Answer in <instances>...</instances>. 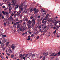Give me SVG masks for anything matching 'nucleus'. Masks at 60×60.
Segmentation results:
<instances>
[{
  "mask_svg": "<svg viewBox=\"0 0 60 60\" xmlns=\"http://www.w3.org/2000/svg\"><path fill=\"white\" fill-rule=\"evenodd\" d=\"M30 25H29V24H27V26H28V28H32V29H34V24H32V25L30 26Z\"/></svg>",
  "mask_w": 60,
  "mask_h": 60,
  "instance_id": "obj_1",
  "label": "nucleus"
},
{
  "mask_svg": "<svg viewBox=\"0 0 60 60\" xmlns=\"http://www.w3.org/2000/svg\"><path fill=\"white\" fill-rule=\"evenodd\" d=\"M33 11H34V14H35L36 13H38L39 11L38 10V9H36V8H34L33 9Z\"/></svg>",
  "mask_w": 60,
  "mask_h": 60,
  "instance_id": "obj_2",
  "label": "nucleus"
},
{
  "mask_svg": "<svg viewBox=\"0 0 60 60\" xmlns=\"http://www.w3.org/2000/svg\"><path fill=\"white\" fill-rule=\"evenodd\" d=\"M60 27V25L59 26H56V27L55 26L53 27V29H56L57 31L58 30V29Z\"/></svg>",
  "mask_w": 60,
  "mask_h": 60,
  "instance_id": "obj_3",
  "label": "nucleus"
},
{
  "mask_svg": "<svg viewBox=\"0 0 60 60\" xmlns=\"http://www.w3.org/2000/svg\"><path fill=\"white\" fill-rule=\"evenodd\" d=\"M17 13L18 14H15L17 16H20V13H21V11H19L17 12Z\"/></svg>",
  "mask_w": 60,
  "mask_h": 60,
  "instance_id": "obj_4",
  "label": "nucleus"
},
{
  "mask_svg": "<svg viewBox=\"0 0 60 60\" xmlns=\"http://www.w3.org/2000/svg\"><path fill=\"white\" fill-rule=\"evenodd\" d=\"M35 20L34 19V18H33L32 19V22H33V23L32 24H34V26L35 24Z\"/></svg>",
  "mask_w": 60,
  "mask_h": 60,
  "instance_id": "obj_5",
  "label": "nucleus"
},
{
  "mask_svg": "<svg viewBox=\"0 0 60 60\" xmlns=\"http://www.w3.org/2000/svg\"><path fill=\"white\" fill-rule=\"evenodd\" d=\"M37 56V54H32V55L31 56L32 57H35V56Z\"/></svg>",
  "mask_w": 60,
  "mask_h": 60,
  "instance_id": "obj_6",
  "label": "nucleus"
},
{
  "mask_svg": "<svg viewBox=\"0 0 60 60\" xmlns=\"http://www.w3.org/2000/svg\"><path fill=\"white\" fill-rule=\"evenodd\" d=\"M41 26H42V27H44V29H46V28H47V26H46V25H44L43 24H42V25H41Z\"/></svg>",
  "mask_w": 60,
  "mask_h": 60,
  "instance_id": "obj_7",
  "label": "nucleus"
},
{
  "mask_svg": "<svg viewBox=\"0 0 60 60\" xmlns=\"http://www.w3.org/2000/svg\"><path fill=\"white\" fill-rule=\"evenodd\" d=\"M25 30V28H21L20 29V31L21 32H24V31Z\"/></svg>",
  "mask_w": 60,
  "mask_h": 60,
  "instance_id": "obj_8",
  "label": "nucleus"
},
{
  "mask_svg": "<svg viewBox=\"0 0 60 60\" xmlns=\"http://www.w3.org/2000/svg\"><path fill=\"white\" fill-rule=\"evenodd\" d=\"M7 41V40L6 39H4L2 41V42L4 43H5Z\"/></svg>",
  "mask_w": 60,
  "mask_h": 60,
  "instance_id": "obj_9",
  "label": "nucleus"
},
{
  "mask_svg": "<svg viewBox=\"0 0 60 60\" xmlns=\"http://www.w3.org/2000/svg\"><path fill=\"white\" fill-rule=\"evenodd\" d=\"M54 55H55V53H49V56H54Z\"/></svg>",
  "mask_w": 60,
  "mask_h": 60,
  "instance_id": "obj_10",
  "label": "nucleus"
},
{
  "mask_svg": "<svg viewBox=\"0 0 60 60\" xmlns=\"http://www.w3.org/2000/svg\"><path fill=\"white\" fill-rule=\"evenodd\" d=\"M48 17H49V14H47L46 17L45 18L44 20H45L47 19H48Z\"/></svg>",
  "mask_w": 60,
  "mask_h": 60,
  "instance_id": "obj_11",
  "label": "nucleus"
},
{
  "mask_svg": "<svg viewBox=\"0 0 60 60\" xmlns=\"http://www.w3.org/2000/svg\"><path fill=\"white\" fill-rule=\"evenodd\" d=\"M12 3H13L14 5H15L16 4V2H15V1L14 0H13L12 1Z\"/></svg>",
  "mask_w": 60,
  "mask_h": 60,
  "instance_id": "obj_12",
  "label": "nucleus"
},
{
  "mask_svg": "<svg viewBox=\"0 0 60 60\" xmlns=\"http://www.w3.org/2000/svg\"><path fill=\"white\" fill-rule=\"evenodd\" d=\"M13 46H14V45L13 44L11 46V48H12V50H14L15 48V47Z\"/></svg>",
  "mask_w": 60,
  "mask_h": 60,
  "instance_id": "obj_13",
  "label": "nucleus"
},
{
  "mask_svg": "<svg viewBox=\"0 0 60 60\" xmlns=\"http://www.w3.org/2000/svg\"><path fill=\"white\" fill-rule=\"evenodd\" d=\"M27 23H28V24H29V25H30L31 24H32V22H31V21L30 20H29Z\"/></svg>",
  "mask_w": 60,
  "mask_h": 60,
  "instance_id": "obj_14",
  "label": "nucleus"
},
{
  "mask_svg": "<svg viewBox=\"0 0 60 60\" xmlns=\"http://www.w3.org/2000/svg\"><path fill=\"white\" fill-rule=\"evenodd\" d=\"M12 17L11 16H10L9 17L8 19L9 20H12Z\"/></svg>",
  "mask_w": 60,
  "mask_h": 60,
  "instance_id": "obj_15",
  "label": "nucleus"
},
{
  "mask_svg": "<svg viewBox=\"0 0 60 60\" xmlns=\"http://www.w3.org/2000/svg\"><path fill=\"white\" fill-rule=\"evenodd\" d=\"M19 9L21 11H22L23 10V8L22 7H21L20 6H19Z\"/></svg>",
  "mask_w": 60,
  "mask_h": 60,
  "instance_id": "obj_16",
  "label": "nucleus"
},
{
  "mask_svg": "<svg viewBox=\"0 0 60 60\" xmlns=\"http://www.w3.org/2000/svg\"><path fill=\"white\" fill-rule=\"evenodd\" d=\"M46 22H47L46 21H44L43 20L42 21V23L44 24H45V25H46Z\"/></svg>",
  "mask_w": 60,
  "mask_h": 60,
  "instance_id": "obj_17",
  "label": "nucleus"
},
{
  "mask_svg": "<svg viewBox=\"0 0 60 60\" xmlns=\"http://www.w3.org/2000/svg\"><path fill=\"white\" fill-rule=\"evenodd\" d=\"M54 22L53 20L52 19L50 21V24H52V22Z\"/></svg>",
  "mask_w": 60,
  "mask_h": 60,
  "instance_id": "obj_18",
  "label": "nucleus"
},
{
  "mask_svg": "<svg viewBox=\"0 0 60 60\" xmlns=\"http://www.w3.org/2000/svg\"><path fill=\"white\" fill-rule=\"evenodd\" d=\"M34 30L35 32H36L37 31V28L36 27H35V28L34 29Z\"/></svg>",
  "mask_w": 60,
  "mask_h": 60,
  "instance_id": "obj_19",
  "label": "nucleus"
},
{
  "mask_svg": "<svg viewBox=\"0 0 60 60\" xmlns=\"http://www.w3.org/2000/svg\"><path fill=\"white\" fill-rule=\"evenodd\" d=\"M48 54H49V53H48V52H46L43 55H44L45 56H47Z\"/></svg>",
  "mask_w": 60,
  "mask_h": 60,
  "instance_id": "obj_20",
  "label": "nucleus"
},
{
  "mask_svg": "<svg viewBox=\"0 0 60 60\" xmlns=\"http://www.w3.org/2000/svg\"><path fill=\"white\" fill-rule=\"evenodd\" d=\"M32 53H29L28 54V56H30L32 55Z\"/></svg>",
  "mask_w": 60,
  "mask_h": 60,
  "instance_id": "obj_21",
  "label": "nucleus"
},
{
  "mask_svg": "<svg viewBox=\"0 0 60 60\" xmlns=\"http://www.w3.org/2000/svg\"><path fill=\"white\" fill-rule=\"evenodd\" d=\"M8 51H9V52L10 53H12V51L11 50V49H9L8 50Z\"/></svg>",
  "mask_w": 60,
  "mask_h": 60,
  "instance_id": "obj_22",
  "label": "nucleus"
},
{
  "mask_svg": "<svg viewBox=\"0 0 60 60\" xmlns=\"http://www.w3.org/2000/svg\"><path fill=\"white\" fill-rule=\"evenodd\" d=\"M2 13H3V14H4V15H5L6 14V12H4V11H2Z\"/></svg>",
  "mask_w": 60,
  "mask_h": 60,
  "instance_id": "obj_23",
  "label": "nucleus"
},
{
  "mask_svg": "<svg viewBox=\"0 0 60 60\" xmlns=\"http://www.w3.org/2000/svg\"><path fill=\"white\" fill-rule=\"evenodd\" d=\"M58 23V21H57L54 23V24L56 25Z\"/></svg>",
  "mask_w": 60,
  "mask_h": 60,
  "instance_id": "obj_24",
  "label": "nucleus"
},
{
  "mask_svg": "<svg viewBox=\"0 0 60 60\" xmlns=\"http://www.w3.org/2000/svg\"><path fill=\"white\" fill-rule=\"evenodd\" d=\"M50 27L52 28L54 27V25L52 24H51L50 25Z\"/></svg>",
  "mask_w": 60,
  "mask_h": 60,
  "instance_id": "obj_25",
  "label": "nucleus"
},
{
  "mask_svg": "<svg viewBox=\"0 0 60 60\" xmlns=\"http://www.w3.org/2000/svg\"><path fill=\"white\" fill-rule=\"evenodd\" d=\"M33 7H30V8H29V10H30V9H31V10H33Z\"/></svg>",
  "mask_w": 60,
  "mask_h": 60,
  "instance_id": "obj_26",
  "label": "nucleus"
},
{
  "mask_svg": "<svg viewBox=\"0 0 60 60\" xmlns=\"http://www.w3.org/2000/svg\"><path fill=\"white\" fill-rule=\"evenodd\" d=\"M19 5L18 4H17L16 5V7L17 9H18V8H19Z\"/></svg>",
  "mask_w": 60,
  "mask_h": 60,
  "instance_id": "obj_27",
  "label": "nucleus"
},
{
  "mask_svg": "<svg viewBox=\"0 0 60 60\" xmlns=\"http://www.w3.org/2000/svg\"><path fill=\"white\" fill-rule=\"evenodd\" d=\"M6 14L8 15H9V12H6Z\"/></svg>",
  "mask_w": 60,
  "mask_h": 60,
  "instance_id": "obj_28",
  "label": "nucleus"
},
{
  "mask_svg": "<svg viewBox=\"0 0 60 60\" xmlns=\"http://www.w3.org/2000/svg\"><path fill=\"white\" fill-rule=\"evenodd\" d=\"M1 44V46H4V43H2Z\"/></svg>",
  "mask_w": 60,
  "mask_h": 60,
  "instance_id": "obj_29",
  "label": "nucleus"
},
{
  "mask_svg": "<svg viewBox=\"0 0 60 60\" xmlns=\"http://www.w3.org/2000/svg\"><path fill=\"white\" fill-rule=\"evenodd\" d=\"M58 55L57 54V53H56L54 56H57Z\"/></svg>",
  "mask_w": 60,
  "mask_h": 60,
  "instance_id": "obj_30",
  "label": "nucleus"
},
{
  "mask_svg": "<svg viewBox=\"0 0 60 60\" xmlns=\"http://www.w3.org/2000/svg\"><path fill=\"white\" fill-rule=\"evenodd\" d=\"M19 22H16V24L17 25H19Z\"/></svg>",
  "mask_w": 60,
  "mask_h": 60,
  "instance_id": "obj_31",
  "label": "nucleus"
},
{
  "mask_svg": "<svg viewBox=\"0 0 60 60\" xmlns=\"http://www.w3.org/2000/svg\"><path fill=\"white\" fill-rule=\"evenodd\" d=\"M11 57L12 58H13V57H14V55H11Z\"/></svg>",
  "mask_w": 60,
  "mask_h": 60,
  "instance_id": "obj_32",
  "label": "nucleus"
},
{
  "mask_svg": "<svg viewBox=\"0 0 60 60\" xmlns=\"http://www.w3.org/2000/svg\"><path fill=\"white\" fill-rule=\"evenodd\" d=\"M26 24V22H23V25H25Z\"/></svg>",
  "mask_w": 60,
  "mask_h": 60,
  "instance_id": "obj_33",
  "label": "nucleus"
},
{
  "mask_svg": "<svg viewBox=\"0 0 60 60\" xmlns=\"http://www.w3.org/2000/svg\"><path fill=\"white\" fill-rule=\"evenodd\" d=\"M58 55L57 56H59V55H60V51L58 53H57Z\"/></svg>",
  "mask_w": 60,
  "mask_h": 60,
  "instance_id": "obj_34",
  "label": "nucleus"
},
{
  "mask_svg": "<svg viewBox=\"0 0 60 60\" xmlns=\"http://www.w3.org/2000/svg\"><path fill=\"white\" fill-rule=\"evenodd\" d=\"M23 16V14H22L21 15H19V16L20 17H22Z\"/></svg>",
  "mask_w": 60,
  "mask_h": 60,
  "instance_id": "obj_35",
  "label": "nucleus"
},
{
  "mask_svg": "<svg viewBox=\"0 0 60 60\" xmlns=\"http://www.w3.org/2000/svg\"><path fill=\"white\" fill-rule=\"evenodd\" d=\"M30 12H32V11H33V9H30Z\"/></svg>",
  "mask_w": 60,
  "mask_h": 60,
  "instance_id": "obj_36",
  "label": "nucleus"
},
{
  "mask_svg": "<svg viewBox=\"0 0 60 60\" xmlns=\"http://www.w3.org/2000/svg\"><path fill=\"white\" fill-rule=\"evenodd\" d=\"M6 54L8 56H11V54H9L8 53H7Z\"/></svg>",
  "mask_w": 60,
  "mask_h": 60,
  "instance_id": "obj_37",
  "label": "nucleus"
},
{
  "mask_svg": "<svg viewBox=\"0 0 60 60\" xmlns=\"http://www.w3.org/2000/svg\"><path fill=\"white\" fill-rule=\"evenodd\" d=\"M25 20L26 21H28V19L27 18H26Z\"/></svg>",
  "mask_w": 60,
  "mask_h": 60,
  "instance_id": "obj_38",
  "label": "nucleus"
},
{
  "mask_svg": "<svg viewBox=\"0 0 60 60\" xmlns=\"http://www.w3.org/2000/svg\"><path fill=\"white\" fill-rule=\"evenodd\" d=\"M9 44V42H7L6 44V46H7Z\"/></svg>",
  "mask_w": 60,
  "mask_h": 60,
  "instance_id": "obj_39",
  "label": "nucleus"
},
{
  "mask_svg": "<svg viewBox=\"0 0 60 60\" xmlns=\"http://www.w3.org/2000/svg\"><path fill=\"white\" fill-rule=\"evenodd\" d=\"M2 36L3 37H6V36L5 35H2Z\"/></svg>",
  "mask_w": 60,
  "mask_h": 60,
  "instance_id": "obj_40",
  "label": "nucleus"
},
{
  "mask_svg": "<svg viewBox=\"0 0 60 60\" xmlns=\"http://www.w3.org/2000/svg\"><path fill=\"white\" fill-rule=\"evenodd\" d=\"M21 56H22V54H21L19 56V58H20V57H21Z\"/></svg>",
  "mask_w": 60,
  "mask_h": 60,
  "instance_id": "obj_41",
  "label": "nucleus"
},
{
  "mask_svg": "<svg viewBox=\"0 0 60 60\" xmlns=\"http://www.w3.org/2000/svg\"><path fill=\"white\" fill-rule=\"evenodd\" d=\"M1 17L2 18V19H4V16L3 15V16H1Z\"/></svg>",
  "mask_w": 60,
  "mask_h": 60,
  "instance_id": "obj_42",
  "label": "nucleus"
},
{
  "mask_svg": "<svg viewBox=\"0 0 60 60\" xmlns=\"http://www.w3.org/2000/svg\"><path fill=\"white\" fill-rule=\"evenodd\" d=\"M11 10V7H10L9 8V10Z\"/></svg>",
  "mask_w": 60,
  "mask_h": 60,
  "instance_id": "obj_43",
  "label": "nucleus"
},
{
  "mask_svg": "<svg viewBox=\"0 0 60 60\" xmlns=\"http://www.w3.org/2000/svg\"><path fill=\"white\" fill-rule=\"evenodd\" d=\"M13 26L14 28H16V25H13Z\"/></svg>",
  "mask_w": 60,
  "mask_h": 60,
  "instance_id": "obj_44",
  "label": "nucleus"
},
{
  "mask_svg": "<svg viewBox=\"0 0 60 60\" xmlns=\"http://www.w3.org/2000/svg\"><path fill=\"white\" fill-rule=\"evenodd\" d=\"M2 8H5V7L4 6H2Z\"/></svg>",
  "mask_w": 60,
  "mask_h": 60,
  "instance_id": "obj_45",
  "label": "nucleus"
},
{
  "mask_svg": "<svg viewBox=\"0 0 60 60\" xmlns=\"http://www.w3.org/2000/svg\"><path fill=\"white\" fill-rule=\"evenodd\" d=\"M25 56V54H23L22 56V57H23Z\"/></svg>",
  "mask_w": 60,
  "mask_h": 60,
  "instance_id": "obj_46",
  "label": "nucleus"
},
{
  "mask_svg": "<svg viewBox=\"0 0 60 60\" xmlns=\"http://www.w3.org/2000/svg\"><path fill=\"white\" fill-rule=\"evenodd\" d=\"M34 35L33 34H32L31 36V37H34Z\"/></svg>",
  "mask_w": 60,
  "mask_h": 60,
  "instance_id": "obj_47",
  "label": "nucleus"
},
{
  "mask_svg": "<svg viewBox=\"0 0 60 60\" xmlns=\"http://www.w3.org/2000/svg\"><path fill=\"white\" fill-rule=\"evenodd\" d=\"M56 33V30H55V31H54L53 32V34H55Z\"/></svg>",
  "mask_w": 60,
  "mask_h": 60,
  "instance_id": "obj_48",
  "label": "nucleus"
},
{
  "mask_svg": "<svg viewBox=\"0 0 60 60\" xmlns=\"http://www.w3.org/2000/svg\"><path fill=\"white\" fill-rule=\"evenodd\" d=\"M38 33H39V32L38 31H37L36 32V34L37 35V34H38Z\"/></svg>",
  "mask_w": 60,
  "mask_h": 60,
  "instance_id": "obj_49",
  "label": "nucleus"
},
{
  "mask_svg": "<svg viewBox=\"0 0 60 60\" xmlns=\"http://www.w3.org/2000/svg\"><path fill=\"white\" fill-rule=\"evenodd\" d=\"M31 40L30 38H28L27 39V40Z\"/></svg>",
  "mask_w": 60,
  "mask_h": 60,
  "instance_id": "obj_50",
  "label": "nucleus"
},
{
  "mask_svg": "<svg viewBox=\"0 0 60 60\" xmlns=\"http://www.w3.org/2000/svg\"><path fill=\"white\" fill-rule=\"evenodd\" d=\"M3 1L4 2H6V0H3Z\"/></svg>",
  "mask_w": 60,
  "mask_h": 60,
  "instance_id": "obj_51",
  "label": "nucleus"
},
{
  "mask_svg": "<svg viewBox=\"0 0 60 60\" xmlns=\"http://www.w3.org/2000/svg\"><path fill=\"white\" fill-rule=\"evenodd\" d=\"M36 26H37L38 27V24H36Z\"/></svg>",
  "mask_w": 60,
  "mask_h": 60,
  "instance_id": "obj_52",
  "label": "nucleus"
},
{
  "mask_svg": "<svg viewBox=\"0 0 60 60\" xmlns=\"http://www.w3.org/2000/svg\"><path fill=\"white\" fill-rule=\"evenodd\" d=\"M0 16H1V17H2V16H3V15L2 14H0Z\"/></svg>",
  "mask_w": 60,
  "mask_h": 60,
  "instance_id": "obj_53",
  "label": "nucleus"
},
{
  "mask_svg": "<svg viewBox=\"0 0 60 60\" xmlns=\"http://www.w3.org/2000/svg\"><path fill=\"white\" fill-rule=\"evenodd\" d=\"M43 60H45V57H44L43 58Z\"/></svg>",
  "mask_w": 60,
  "mask_h": 60,
  "instance_id": "obj_54",
  "label": "nucleus"
},
{
  "mask_svg": "<svg viewBox=\"0 0 60 60\" xmlns=\"http://www.w3.org/2000/svg\"><path fill=\"white\" fill-rule=\"evenodd\" d=\"M14 25H16V23H15V22L14 23H13Z\"/></svg>",
  "mask_w": 60,
  "mask_h": 60,
  "instance_id": "obj_55",
  "label": "nucleus"
},
{
  "mask_svg": "<svg viewBox=\"0 0 60 60\" xmlns=\"http://www.w3.org/2000/svg\"><path fill=\"white\" fill-rule=\"evenodd\" d=\"M33 34H36V32H34Z\"/></svg>",
  "mask_w": 60,
  "mask_h": 60,
  "instance_id": "obj_56",
  "label": "nucleus"
},
{
  "mask_svg": "<svg viewBox=\"0 0 60 60\" xmlns=\"http://www.w3.org/2000/svg\"><path fill=\"white\" fill-rule=\"evenodd\" d=\"M23 59L24 60H25V59H26V57H23Z\"/></svg>",
  "mask_w": 60,
  "mask_h": 60,
  "instance_id": "obj_57",
  "label": "nucleus"
},
{
  "mask_svg": "<svg viewBox=\"0 0 60 60\" xmlns=\"http://www.w3.org/2000/svg\"><path fill=\"white\" fill-rule=\"evenodd\" d=\"M33 16H31L30 17V19H33Z\"/></svg>",
  "mask_w": 60,
  "mask_h": 60,
  "instance_id": "obj_58",
  "label": "nucleus"
},
{
  "mask_svg": "<svg viewBox=\"0 0 60 60\" xmlns=\"http://www.w3.org/2000/svg\"><path fill=\"white\" fill-rule=\"evenodd\" d=\"M42 57V56H41L40 57V59H41V58Z\"/></svg>",
  "mask_w": 60,
  "mask_h": 60,
  "instance_id": "obj_59",
  "label": "nucleus"
},
{
  "mask_svg": "<svg viewBox=\"0 0 60 60\" xmlns=\"http://www.w3.org/2000/svg\"><path fill=\"white\" fill-rule=\"evenodd\" d=\"M41 29H40L39 31V32H41Z\"/></svg>",
  "mask_w": 60,
  "mask_h": 60,
  "instance_id": "obj_60",
  "label": "nucleus"
},
{
  "mask_svg": "<svg viewBox=\"0 0 60 60\" xmlns=\"http://www.w3.org/2000/svg\"><path fill=\"white\" fill-rule=\"evenodd\" d=\"M2 4H0V6H2Z\"/></svg>",
  "mask_w": 60,
  "mask_h": 60,
  "instance_id": "obj_61",
  "label": "nucleus"
},
{
  "mask_svg": "<svg viewBox=\"0 0 60 60\" xmlns=\"http://www.w3.org/2000/svg\"><path fill=\"white\" fill-rule=\"evenodd\" d=\"M28 56V54H26L25 55L26 57H27V56Z\"/></svg>",
  "mask_w": 60,
  "mask_h": 60,
  "instance_id": "obj_62",
  "label": "nucleus"
},
{
  "mask_svg": "<svg viewBox=\"0 0 60 60\" xmlns=\"http://www.w3.org/2000/svg\"><path fill=\"white\" fill-rule=\"evenodd\" d=\"M3 50H5V48H3Z\"/></svg>",
  "mask_w": 60,
  "mask_h": 60,
  "instance_id": "obj_63",
  "label": "nucleus"
},
{
  "mask_svg": "<svg viewBox=\"0 0 60 60\" xmlns=\"http://www.w3.org/2000/svg\"><path fill=\"white\" fill-rule=\"evenodd\" d=\"M58 23L59 25H60V21H58Z\"/></svg>",
  "mask_w": 60,
  "mask_h": 60,
  "instance_id": "obj_64",
  "label": "nucleus"
}]
</instances>
